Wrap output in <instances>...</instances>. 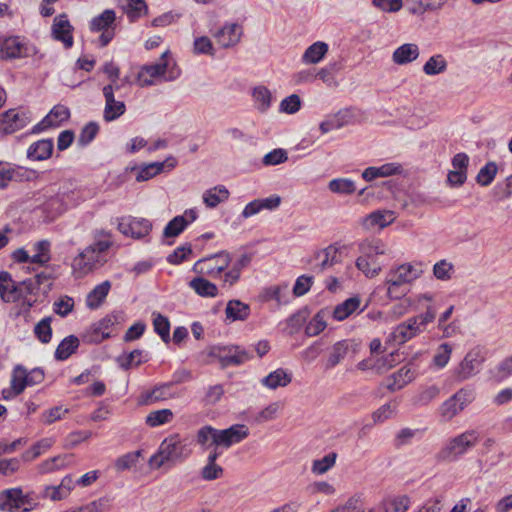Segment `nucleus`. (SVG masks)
<instances>
[{"instance_id":"393cba45","label":"nucleus","mask_w":512,"mask_h":512,"mask_svg":"<svg viewBox=\"0 0 512 512\" xmlns=\"http://www.w3.org/2000/svg\"><path fill=\"white\" fill-rule=\"evenodd\" d=\"M23 43L18 37L0 39V58L13 59L23 56Z\"/></svg>"},{"instance_id":"c756f323","label":"nucleus","mask_w":512,"mask_h":512,"mask_svg":"<svg viewBox=\"0 0 512 512\" xmlns=\"http://www.w3.org/2000/svg\"><path fill=\"white\" fill-rule=\"evenodd\" d=\"M360 304L361 299L358 296L346 299L334 308L332 316L337 321H343L352 315L359 308Z\"/></svg>"},{"instance_id":"8fccbe9b","label":"nucleus","mask_w":512,"mask_h":512,"mask_svg":"<svg viewBox=\"0 0 512 512\" xmlns=\"http://www.w3.org/2000/svg\"><path fill=\"white\" fill-rule=\"evenodd\" d=\"M453 347L448 343H442L438 346L432 359V363L437 368H444L450 361Z\"/></svg>"},{"instance_id":"79ce46f5","label":"nucleus","mask_w":512,"mask_h":512,"mask_svg":"<svg viewBox=\"0 0 512 512\" xmlns=\"http://www.w3.org/2000/svg\"><path fill=\"white\" fill-rule=\"evenodd\" d=\"M72 461V456L60 455L48 459L39 465L40 473H50L68 466Z\"/></svg>"},{"instance_id":"423d86ee","label":"nucleus","mask_w":512,"mask_h":512,"mask_svg":"<svg viewBox=\"0 0 512 512\" xmlns=\"http://www.w3.org/2000/svg\"><path fill=\"white\" fill-rule=\"evenodd\" d=\"M479 441V434L475 430L465 431L450 438L446 445L437 454L440 461H454L473 448Z\"/></svg>"},{"instance_id":"6e6d98bb","label":"nucleus","mask_w":512,"mask_h":512,"mask_svg":"<svg viewBox=\"0 0 512 512\" xmlns=\"http://www.w3.org/2000/svg\"><path fill=\"white\" fill-rule=\"evenodd\" d=\"M253 97L259 110L265 111L269 108L272 100V94L268 88L264 86L255 87Z\"/></svg>"},{"instance_id":"a211bd4d","label":"nucleus","mask_w":512,"mask_h":512,"mask_svg":"<svg viewBox=\"0 0 512 512\" xmlns=\"http://www.w3.org/2000/svg\"><path fill=\"white\" fill-rule=\"evenodd\" d=\"M113 84H108L103 88V95L105 98V108L103 117L107 122L119 118L125 113L126 107L123 101H117L114 98Z\"/></svg>"},{"instance_id":"f257e3e1","label":"nucleus","mask_w":512,"mask_h":512,"mask_svg":"<svg viewBox=\"0 0 512 512\" xmlns=\"http://www.w3.org/2000/svg\"><path fill=\"white\" fill-rule=\"evenodd\" d=\"M113 245L112 234L99 229L93 233V243L83 249L72 261V272L82 278L101 268L107 262V252Z\"/></svg>"},{"instance_id":"69168bd1","label":"nucleus","mask_w":512,"mask_h":512,"mask_svg":"<svg viewBox=\"0 0 512 512\" xmlns=\"http://www.w3.org/2000/svg\"><path fill=\"white\" fill-rule=\"evenodd\" d=\"M497 166L493 162L487 163L480 169L477 175V182L482 186H488L495 178Z\"/></svg>"},{"instance_id":"473e14b6","label":"nucleus","mask_w":512,"mask_h":512,"mask_svg":"<svg viewBox=\"0 0 512 512\" xmlns=\"http://www.w3.org/2000/svg\"><path fill=\"white\" fill-rule=\"evenodd\" d=\"M229 198V191L225 186L219 185L206 190L203 193V202L209 208H215L218 204Z\"/></svg>"},{"instance_id":"58836bf2","label":"nucleus","mask_w":512,"mask_h":512,"mask_svg":"<svg viewBox=\"0 0 512 512\" xmlns=\"http://www.w3.org/2000/svg\"><path fill=\"white\" fill-rule=\"evenodd\" d=\"M447 61L442 54L431 56L423 65V72L427 76H435L444 73L447 69Z\"/></svg>"},{"instance_id":"338daca9","label":"nucleus","mask_w":512,"mask_h":512,"mask_svg":"<svg viewBox=\"0 0 512 512\" xmlns=\"http://www.w3.org/2000/svg\"><path fill=\"white\" fill-rule=\"evenodd\" d=\"M281 409V405L278 402H274L269 404L267 407L262 409L256 416L255 422L261 424L269 420H273L277 417L279 411Z\"/></svg>"},{"instance_id":"4d7b16f0","label":"nucleus","mask_w":512,"mask_h":512,"mask_svg":"<svg viewBox=\"0 0 512 512\" xmlns=\"http://www.w3.org/2000/svg\"><path fill=\"white\" fill-rule=\"evenodd\" d=\"M36 337L42 343H49L52 337L51 317H46L38 322L34 328Z\"/></svg>"},{"instance_id":"774afa93","label":"nucleus","mask_w":512,"mask_h":512,"mask_svg":"<svg viewBox=\"0 0 512 512\" xmlns=\"http://www.w3.org/2000/svg\"><path fill=\"white\" fill-rule=\"evenodd\" d=\"M326 326L327 324L325 321V313L319 312L307 325L306 332L310 336H316L321 333L326 328Z\"/></svg>"},{"instance_id":"e2e57ef3","label":"nucleus","mask_w":512,"mask_h":512,"mask_svg":"<svg viewBox=\"0 0 512 512\" xmlns=\"http://www.w3.org/2000/svg\"><path fill=\"white\" fill-rule=\"evenodd\" d=\"M110 319H103L93 328V333L89 337L91 342H100L110 336L109 327L112 325Z\"/></svg>"},{"instance_id":"3c124183","label":"nucleus","mask_w":512,"mask_h":512,"mask_svg":"<svg viewBox=\"0 0 512 512\" xmlns=\"http://www.w3.org/2000/svg\"><path fill=\"white\" fill-rule=\"evenodd\" d=\"M35 254L31 256V263L44 265L50 261V243L41 240L34 245Z\"/></svg>"},{"instance_id":"a18cd8bd","label":"nucleus","mask_w":512,"mask_h":512,"mask_svg":"<svg viewBox=\"0 0 512 512\" xmlns=\"http://www.w3.org/2000/svg\"><path fill=\"white\" fill-rule=\"evenodd\" d=\"M30 384L31 381L26 369L21 366H17L13 371L11 379V388L14 390V393H22L26 386Z\"/></svg>"},{"instance_id":"13d9d810","label":"nucleus","mask_w":512,"mask_h":512,"mask_svg":"<svg viewBox=\"0 0 512 512\" xmlns=\"http://www.w3.org/2000/svg\"><path fill=\"white\" fill-rule=\"evenodd\" d=\"M188 225V221L184 216L174 217L165 227V237H176L178 236Z\"/></svg>"},{"instance_id":"6e6552de","label":"nucleus","mask_w":512,"mask_h":512,"mask_svg":"<svg viewBox=\"0 0 512 512\" xmlns=\"http://www.w3.org/2000/svg\"><path fill=\"white\" fill-rule=\"evenodd\" d=\"M36 506L29 493L21 488H10L0 492V510L5 512L30 511Z\"/></svg>"},{"instance_id":"680f3d73","label":"nucleus","mask_w":512,"mask_h":512,"mask_svg":"<svg viewBox=\"0 0 512 512\" xmlns=\"http://www.w3.org/2000/svg\"><path fill=\"white\" fill-rule=\"evenodd\" d=\"M440 393L437 386H429L413 397V404L424 406L434 400Z\"/></svg>"},{"instance_id":"603ef678","label":"nucleus","mask_w":512,"mask_h":512,"mask_svg":"<svg viewBox=\"0 0 512 512\" xmlns=\"http://www.w3.org/2000/svg\"><path fill=\"white\" fill-rule=\"evenodd\" d=\"M216 438L217 429L212 426H204L200 428L196 434V441L203 449H207L209 447V441H211L212 445L217 446Z\"/></svg>"},{"instance_id":"37998d69","label":"nucleus","mask_w":512,"mask_h":512,"mask_svg":"<svg viewBox=\"0 0 512 512\" xmlns=\"http://www.w3.org/2000/svg\"><path fill=\"white\" fill-rule=\"evenodd\" d=\"M410 505L409 497L402 495L387 499L382 503L381 512H406Z\"/></svg>"},{"instance_id":"72a5a7b5","label":"nucleus","mask_w":512,"mask_h":512,"mask_svg":"<svg viewBox=\"0 0 512 512\" xmlns=\"http://www.w3.org/2000/svg\"><path fill=\"white\" fill-rule=\"evenodd\" d=\"M116 21V14L114 10L106 9L100 15L94 17L90 22V29L94 32L113 29Z\"/></svg>"},{"instance_id":"39448f33","label":"nucleus","mask_w":512,"mask_h":512,"mask_svg":"<svg viewBox=\"0 0 512 512\" xmlns=\"http://www.w3.org/2000/svg\"><path fill=\"white\" fill-rule=\"evenodd\" d=\"M436 317V312L432 307H427L425 313L413 316L405 322L398 324L388 337V341L398 344H404L416 337L425 330V327L432 323Z\"/></svg>"},{"instance_id":"bb28decb","label":"nucleus","mask_w":512,"mask_h":512,"mask_svg":"<svg viewBox=\"0 0 512 512\" xmlns=\"http://www.w3.org/2000/svg\"><path fill=\"white\" fill-rule=\"evenodd\" d=\"M292 381V376L286 370L278 368L269 373L261 380L263 386L268 389L275 390L279 387H286Z\"/></svg>"},{"instance_id":"c03bdc74","label":"nucleus","mask_w":512,"mask_h":512,"mask_svg":"<svg viewBox=\"0 0 512 512\" xmlns=\"http://www.w3.org/2000/svg\"><path fill=\"white\" fill-rule=\"evenodd\" d=\"M110 290V282L104 281L97 285L87 296V305L90 308H97L107 296Z\"/></svg>"},{"instance_id":"b1692460","label":"nucleus","mask_w":512,"mask_h":512,"mask_svg":"<svg viewBox=\"0 0 512 512\" xmlns=\"http://www.w3.org/2000/svg\"><path fill=\"white\" fill-rule=\"evenodd\" d=\"M0 296L5 302H17L21 297L20 289L7 272H0Z\"/></svg>"},{"instance_id":"7ed1b4c3","label":"nucleus","mask_w":512,"mask_h":512,"mask_svg":"<svg viewBox=\"0 0 512 512\" xmlns=\"http://www.w3.org/2000/svg\"><path fill=\"white\" fill-rule=\"evenodd\" d=\"M191 454L188 445L179 434H171L160 444L158 451L149 459V465L153 469H160L168 464L170 466L182 462Z\"/></svg>"},{"instance_id":"0eeeda50","label":"nucleus","mask_w":512,"mask_h":512,"mask_svg":"<svg viewBox=\"0 0 512 512\" xmlns=\"http://www.w3.org/2000/svg\"><path fill=\"white\" fill-rule=\"evenodd\" d=\"M485 361V352L479 347L470 349L464 358L453 368L452 377L457 382H463L477 375Z\"/></svg>"},{"instance_id":"052dcab7","label":"nucleus","mask_w":512,"mask_h":512,"mask_svg":"<svg viewBox=\"0 0 512 512\" xmlns=\"http://www.w3.org/2000/svg\"><path fill=\"white\" fill-rule=\"evenodd\" d=\"M153 326L155 332L164 342H167L170 335V323L168 318L161 314H154Z\"/></svg>"},{"instance_id":"4c0bfd02","label":"nucleus","mask_w":512,"mask_h":512,"mask_svg":"<svg viewBox=\"0 0 512 512\" xmlns=\"http://www.w3.org/2000/svg\"><path fill=\"white\" fill-rule=\"evenodd\" d=\"M168 164L169 168L174 167V161L167 159L164 162H154L144 166L137 174L136 180L138 182L147 181L155 175L163 171L165 165Z\"/></svg>"},{"instance_id":"bf43d9fd","label":"nucleus","mask_w":512,"mask_h":512,"mask_svg":"<svg viewBox=\"0 0 512 512\" xmlns=\"http://www.w3.org/2000/svg\"><path fill=\"white\" fill-rule=\"evenodd\" d=\"M453 272L454 265L445 259L440 260L433 266V274L439 280H450L452 278Z\"/></svg>"},{"instance_id":"5fc2aeb1","label":"nucleus","mask_w":512,"mask_h":512,"mask_svg":"<svg viewBox=\"0 0 512 512\" xmlns=\"http://www.w3.org/2000/svg\"><path fill=\"white\" fill-rule=\"evenodd\" d=\"M328 187L331 192L336 194H352L356 187L352 180L347 178H337L329 182Z\"/></svg>"},{"instance_id":"f704fd0d","label":"nucleus","mask_w":512,"mask_h":512,"mask_svg":"<svg viewBox=\"0 0 512 512\" xmlns=\"http://www.w3.org/2000/svg\"><path fill=\"white\" fill-rule=\"evenodd\" d=\"M118 5L131 21L136 20L147 11L144 0H118Z\"/></svg>"},{"instance_id":"2f4dec72","label":"nucleus","mask_w":512,"mask_h":512,"mask_svg":"<svg viewBox=\"0 0 512 512\" xmlns=\"http://www.w3.org/2000/svg\"><path fill=\"white\" fill-rule=\"evenodd\" d=\"M225 314L231 321H243L249 317L250 307L239 300H230L227 303Z\"/></svg>"},{"instance_id":"864d4df0","label":"nucleus","mask_w":512,"mask_h":512,"mask_svg":"<svg viewBox=\"0 0 512 512\" xmlns=\"http://www.w3.org/2000/svg\"><path fill=\"white\" fill-rule=\"evenodd\" d=\"M337 454L332 452L312 463L311 470L314 474L322 475L330 470L336 463Z\"/></svg>"},{"instance_id":"a878e982","label":"nucleus","mask_w":512,"mask_h":512,"mask_svg":"<svg viewBox=\"0 0 512 512\" xmlns=\"http://www.w3.org/2000/svg\"><path fill=\"white\" fill-rule=\"evenodd\" d=\"M415 375V370L410 365H405L391 375L390 380L392 382L387 384V388L390 391L400 390L410 383L415 378Z\"/></svg>"},{"instance_id":"6ab92c4d","label":"nucleus","mask_w":512,"mask_h":512,"mask_svg":"<svg viewBox=\"0 0 512 512\" xmlns=\"http://www.w3.org/2000/svg\"><path fill=\"white\" fill-rule=\"evenodd\" d=\"M75 482L72 476H65L59 485L45 486L41 492V497L50 501H61L66 499L74 489Z\"/></svg>"},{"instance_id":"c85d7f7f","label":"nucleus","mask_w":512,"mask_h":512,"mask_svg":"<svg viewBox=\"0 0 512 512\" xmlns=\"http://www.w3.org/2000/svg\"><path fill=\"white\" fill-rule=\"evenodd\" d=\"M401 172V166L394 163H387L380 167H368L363 173L362 177L366 181H372L378 177H388Z\"/></svg>"},{"instance_id":"9d476101","label":"nucleus","mask_w":512,"mask_h":512,"mask_svg":"<svg viewBox=\"0 0 512 512\" xmlns=\"http://www.w3.org/2000/svg\"><path fill=\"white\" fill-rule=\"evenodd\" d=\"M340 261V249L336 245H329L317 250L309 263L314 272L321 273Z\"/></svg>"},{"instance_id":"de8ad7c7","label":"nucleus","mask_w":512,"mask_h":512,"mask_svg":"<svg viewBox=\"0 0 512 512\" xmlns=\"http://www.w3.org/2000/svg\"><path fill=\"white\" fill-rule=\"evenodd\" d=\"M398 406L399 402L396 399L385 403L384 405H382L376 411L373 412L372 418L374 422L380 423L392 418L396 414Z\"/></svg>"},{"instance_id":"dca6fc26","label":"nucleus","mask_w":512,"mask_h":512,"mask_svg":"<svg viewBox=\"0 0 512 512\" xmlns=\"http://www.w3.org/2000/svg\"><path fill=\"white\" fill-rule=\"evenodd\" d=\"M395 219L396 215L391 210H376L363 217L360 224L366 231H376L391 225Z\"/></svg>"},{"instance_id":"49530a36","label":"nucleus","mask_w":512,"mask_h":512,"mask_svg":"<svg viewBox=\"0 0 512 512\" xmlns=\"http://www.w3.org/2000/svg\"><path fill=\"white\" fill-rule=\"evenodd\" d=\"M174 414L170 409H161L151 411L146 416V424L150 427H157L170 423L173 420Z\"/></svg>"},{"instance_id":"c9c22d12","label":"nucleus","mask_w":512,"mask_h":512,"mask_svg":"<svg viewBox=\"0 0 512 512\" xmlns=\"http://www.w3.org/2000/svg\"><path fill=\"white\" fill-rule=\"evenodd\" d=\"M189 286L202 297H215L217 286L203 277H196L189 282Z\"/></svg>"},{"instance_id":"e433bc0d","label":"nucleus","mask_w":512,"mask_h":512,"mask_svg":"<svg viewBox=\"0 0 512 512\" xmlns=\"http://www.w3.org/2000/svg\"><path fill=\"white\" fill-rule=\"evenodd\" d=\"M78 346L79 339L76 336L70 335L64 338L56 348L55 358L60 361L66 360L76 351Z\"/></svg>"},{"instance_id":"2eb2a0df","label":"nucleus","mask_w":512,"mask_h":512,"mask_svg":"<svg viewBox=\"0 0 512 512\" xmlns=\"http://www.w3.org/2000/svg\"><path fill=\"white\" fill-rule=\"evenodd\" d=\"M29 123L27 113L10 109L0 115V133L12 134Z\"/></svg>"},{"instance_id":"09e8293b","label":"nucleus","mask_w":512,"mask_h":512,"mask_svg":"<svg viewBox=\"0 0 512 512\" xmlns=\"http://www.w3.org/2000/svg\"><path fill=\"white\" fill-rule=\"evenodd\" d=\"M54 444V440L52 438H44L34 444L31 449L25 451L22 454V459L24 461H32L40 456L44 451L48 450Z\"/></svg>"},{"instance_id":"a19ab883","label":"nucleus","mask_w":512,"mask_h":512,"mask_svg":"<svg viewBox=\"0 0 512 512\" xmlns=\"http://www.w3.org/2000/svg\"><path fill=\"white\" fill-rule=\"evenodd\" d=\"M25 172L21 167L13 168L0 162V189L7 187L10 181L22 180Z\"/></svg>"},{"instance_id":"cd10ccee","label":"nucleus","mask_w":512,"mask_h":512,"mask_svg":"<svg viewBox=\"0 0 512 512\" xmlns=\"http://www.w3.org/2000/svg\"><path fill=\"white\" fill-rule=\"evenodd\" d=\"M53 151V142L50 139H43L33 143L28 151L27 156L33 161H42L48 159Z\"/></svg>"},{"instance_id":"f8f14e48","label":"nucleus","mask_w":512,"mask_h":512,"mask_svg":"<svg viewBox=\"0 0 512 512\" xmlns=\"http://www.w3.org/2000/svg\"><path fill=\"white\" fill-rule=\"evenodd\" d=\"M169 51L162 53L159 62L151 65H145L141 68L137 76V82L141 87L150 86L155 83V79L163 76L167 70V60Z\"/></svg>"},{"instance_id":"0e129e2a","label":"nucleus","mask_w":512,"mask_h":512,"mask_svg":"<svg viewBox=\"0 0 512 512\" xmlns=\"http://www.w3.org/2000/svg\"><path fill=\"white\" fill-rule=\"evenodd\" d=\"M372 5L384 13H397L403 6V0H372Z\"/></svg>"},{"instance_id":"4468645a","label":"nucleus","mask_w":512,"mask_h":512,"mask_svg":"<svg viewBox=\"0 0 512 512\" xmlns=\"http://www.w3.org/2000/svg\"><path fill=\"white\" fill-rule=\"evenodd\" d=\"M471 401V393L460 390L446 400L440 407V414L445 421L451 420Z\"/></svg>"},{"instance_id":"4be33fe9","label":"nucleus","mask_w":512,"mask_h":512,"mask_svg":"<svg viewBox=\"0 0 512 512\" xmlns=\"http://www.w3.org/2000/svg\"><path fill=\"white\" fill-rule=\"evenodd\" d=\"M250 359L249 354L238 346H223L220 362L222 369L229 366H238Z\"/></svg>"},{"instance_id":"aec40b11","label":"nucleus","mask_w":512,"mask_h":512,"mask_svg":"<svg viewBox=\"0 0 512 512\" xmlns=\"http://www.w3.org/2000/svg\"><path fill=\"white\" fill-rule=\"evenodd\" d=\"M72 26L66 14H60L54 18L52 35L54 39L61 41L66 48L73 45Z\"/></svg>"},{"instance_id":"ddd939ff","label":"nucleus","mask_w":512,"mask_h":512,"mask_svg":"<svg viewBox=\"0 0 512 512\" xmlns=\"http://www.w3.org/2000/svg\"><path fill=\"white\" fill-rule=\"evenodd\" d=\"M242 35L243 28L237 23H227L212 34L217 44L225 49L236 46Z\"/></svg>"},{"instance_id":"20e7f679","label":"nucleus","mask_w":512,"mask_h":512,"mask_svg":"<svg viewBox=\"0 0 512 512\" xmlns=\"http://www.w3.org/2000/svg\"><path fill=\"white\" fill-rule=\"evenodd\" d=\"M361 255L356 260V267L368 278L377 276L382 270L379 258L389 255L391 250L381 239H366L360 244Z\"/></svg>"},{"instance_id":"7c9ffc66","label":"nucleus","mask_w":512,"mask_h":512,"mask_svg":"<svg viewBox=\"0 0 512 512\" xmlns=\"http://www.w3.org/2000/svg\"><path fill=\"white\" fill-rule=\"evenodd\" d=\"M328 44L323 41H317L310 45L302 56V61L305 64L319 63L328 52Z\"/></svg>"},{"instance_id":"ea45409f","label":"nucleus","mask_w":512,"mask_h":512,"mask_svg":"<svg viewBox=\"0 0 512 512\" xmlns=\"http://www.w3.org/2000/svg\"><path fill=\"white\" fill-rule=\"evenodd\" d=\"M69 116L70 112L66 106L56 105L43 119L42 124L44 127L59 126L63 121L67 120Z\"/></svg>"},{"instance_id":"9b49d317","label":"nucleus","mask_w":512,"mask_h":512,"mask_svg":"<svg viewBox=\"0 0 512 512\" xmlns=\"http://www.w3.org/2000/svg\"><path fill=\"white\" fill-rule=\"evenodd\" d=\"M152 228L150 221L144 218L125 216L118 220V230L125 236L140 239L147 236Z\"/></svg>"},{"instance_id":"f3484780","label":"nucleus","mask_w":512,"mask_h":512,"mask_svg":"<svg viewBox=\"0 0 512 512\" xmlns=\"http://www.w3.org/2000/svg\"><path fill=\"white\" fill-rule=\"evenodd\" d=\"M249 435L248 428L243 424H235L223 430L217 429V447L229 448L241 442Z\"/></svg>"},{"instance_id":"5701e85b","label":"nucleus","mask_w":512,"mask_h":512,"mask_svg":"<svg viewBox=\"0 0 512 512\" xmlns=\"http://www.w3.org/2000/svg\"><path fill=\"white\" fill-rule=\"evenodd\" d=\"M353 346L354 343L351 340H342L335 343L329 351L325 362V369L331 370L336 367L346 357Z\"/></svg>"},{"instance_id":"f03ea898","label":"nucleus","mask_w":512,"mask_h":512,"mask_svg":"<svg viewBox=\"0 0 512 512\" xmlns=\"http://www.w3.org/2000/svg\"><path fill=\"white\" fill-rule=\"evenodd\" d=\"M423 274L420 263H403L390 269L387 274L384 286L389 299H399L407 292L406 285L413 283Z\"/></svg>"},{"instance_id":"1a4fd4ad","label":"nucleus","mask_w":512,"mask_h":512,"mask_svg":"<svg viewBox=\"0 0 512 512\" xmlns=\"http://www.w3.org/2000/svg\"><path fill=\"white\" fill-rule=\"evenodd\" d=\"M231 260V255L228 252L221 251L198 260L194 264L193 270L198 274L217 277L229 266Z\"/></svg>"},{"instance_id":"412c9836","label":"nucleus","mask_w":512,"mask_h":512,"mask_svg":"<svg viewBox=\"0 0 512 512\" xmlns=\"http://www.w3.org/2000/svg\"><path fill=\"white\" fill-rule=\"evenodd\" d=\"M420 55L419 46L415 43H404L396 48L392 54V61L396 65H406L414 62Z\"/></svg>"}]
</instances>
